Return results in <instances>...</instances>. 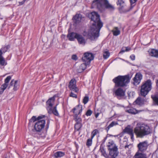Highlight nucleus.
<instances>
[{"label": "nucleus", "mask_w": 158, "mask_h": 158, "mask_svg": "<svg viewBox=\"0 0 158 158\" xmlns=\"http://www.w3.org/2000/svg\"><path fill=\"white\" fill-rule=\"evenodd\" d=\"M0 63L2 65H6V64L5 60L3 57L0 58Z\"/></svg>", "instance_id": "obj_40"}, {"label": "nucleus", "mask_w": 158, "mask_h": 158, "mask_svg": "<svg viewBox=\"0 0 158 158\" xmlns=\"http://www.w3.org/2000/svg\"><path fill=\"white\" fill-rule=\"evenodd\" d=\"M104 145L103 143H102L100 146L99 151L101 152L102 155L105 157H107L108 156V155L106 153V151L104 148Z\"/></svg>", "instance_id": "obj_22"}, {"label": "nucleus", "mask_w": 158, "mask_h": 158, "mask_svg": "<svg viewBox=\"0 0 158 158\" xmlns=\"http://www.w3.org/2000/svg\"><path fill=\"white\" fill-rule=\"evenodd\" d=\"M82 111V105L79 104L76 106L75 107L73 108L72 110V111L74 114V115H75L77 114V116L81 114Z\"/></svg>", "instance_id": "obj_12"}, {"label": "nucleus", "mask_w": 158, "mask_h": 158, "mask_svg": "<svg viewBox=\"0 0 158 158\" xmlns=\"http://www.w3.org/2000/svg\"><path fill=\"white\" fill-rule=\"evenodd\" d=\"M55 100V99H48L46 102L47 109L48 113H49V111L52 112L54 115L58 116L59 113L56 110V106H54L53 109H52V106L54 104Z\"/></svg>", "instance_id": "obj_7"}, {"label": "nucleus", "mask_w": 158, "mask_h": 158, "mask_svg": "<svg viewBox=\"0 0 158 158\" xmlns=\"http://www.w3.org/2000/svg\"><path fill=\"white\" fill-rule=\"evenodd\" d=\"M82 124H75L74 127L75 131H79L82 127Z\"/></svg>", "instance_id": "obj_34"}, {"label": "nucleus", "mask_w": 158, "mask_h": 158, "mask_svg": "<svg viewBox=\"0 0 158 158\" xmlns=\"http://www.w3.org/2000/svg\"><path fill=\"white\" fill-rule=\"evenodd\" d=\"M58 98V95L56 94L54 95L52 97L50 98L49 99H55L56 98Z\"/></svg>", "instance_id": "obj_51"}, {"label": "nucleus", "mask_w": 158, "mask_h": 158, "mask_svg": "<svg viewBox=\"0 0 158 158\" xmlns=\"http://www.w3.org/2000/svg\"><path fill=\"white\" fill-rule=\"evenodd\" d=\"M92 24L90 30L88 31V37L89 39L94 40L99 36V32L103 26V23L100 21L99 15L96 12H93L89 15Z\"/></svg>", "instance_id": "obj_1"}, {"label": "nucleus", "mask_w": 158, "mask_h": 158, "mask_svg": "<svg viewBox=\"0 0 158 158\" xmlns=\"http://www.w3.org/2000/svg\"><path fill=\"white\" fill-rule=\"evenodd\" d=\"M72 59L73 60H77V56L75 55H73L72 56Z\"/></svg>", "instance_id": "obj_47"}, {"label": "nucleus", "mask_w": 158, "mask_h": 158, "mask_svg": "<svg viewBox=\"0 0 158 158\" xmlns=\"http://www.w3.org/2000/svg\"><path fill=\"white\" fill-rule=\"evenodd\" d=\"M131 3V7L132 8L135 5V3L137 0H129Z\"/></svg>", "instance_id": "obj_38"}, {"label": "nucleus", "mask_w": 158, "mask_h": 158, "mask_svg": "<svg viewBox=\"0 0 158 158\" xmlns=\"http://www.w3.org/2000/svg\"><path fill=\"white\" fill-rule=\"evenodd\" d=\"M25 1H26V0H23L22 2H19V5H22L24 3Z\"/></svg>", "instance_id": "obj_52"}, {"label": "nucleus", "mask_w": 158, "mask_h": 158, "mask_svg": "<svg viewBox=\"0 0 158 158\" xmlns=\"http://www.w3.org/2000/svg\"><path fill=\"white\" fill-rule=\"evenodd\" d=\"M92 139L91 138V139H89L87 140L86 145L88 147H89L92 145Z\"/></svg>", "instance_id": "obj_36"}, {"label": "nucleus", "mask_w": 158, "mask_h": 158, "mask_svg": "<svg viewBox=\"0 0 158 158\" xmlns=\"http://www.w3.org/2000/svg\"><path fill=\"white\" fill-rule=\"evenodd\" d=\"M130 58L132 60H135V56L134 55H131L130 56Z\"/></svg>", "instance_id": "obj_48"}, {"label": "nucleus", "mask_w": 158, "mask_h": 158, "mask_svg": "<svg viewBox=\"0 0 158 158\" xmlns=\"http://www.w3.org/2000/svg\"><path fill=\"white\" fill-rule=\"evenodd\" d=\"M156 84L158 86V80L156 82Z\"/></svg>", "instance_id": "obj_59"}, {"label": "nucleus", "mask_w": 158, "mask_h": 158, "mask_svg": "<svg viewBox=\"0 0 158 158\" xmlns=\"http://www.w3.org/2000/svg\"><path fill=\"white\" fill-rule=\"evenodd\" d=\"M135 93L134 92H130L128 94V97L129 98H134Z\"/></svg>", "instance_id": "obj_41"}, {"label": "nucleus", "mask_w": 158, "mask_h": 158, "mask_svg": "<svg viewBox=\"0 0 158 158\" xmlns=\"http://www.w3.org/2000/svg\"><path fill=\"white\" fill-rule=\"evenodd\" d=\"M65 155V152L61 151H58L54 154V157L56 158L61 157L64 156Z\"/></svg>", "instance_id": "obj_28"}, {"label": "nucleus", "mask_w": 158, "mask_h": 158, "mask_svg": "<svg viewBox=\"0 0 158 158\" xmlns=\"http://www.w3.org/2000/svg\"><path fill=\"white\" fill-rule=\"evenodd\" d=\"M83 102L84 104H86L88 102L89 99H83Z\"/></svg>", "instance_id": "obj_50"}, {"label": "nucleus", "mask_w": 158, "mask_h": 158, "mask_svg": "<svg viewBox=\"0 0 158 158\" xmlns=\"http://www.w3.org/2000/svg\"><path fill=\"white\" fill-rule=\"evenodd\" d=\"M112 31L113 32V35L115 36H117L119 35L120 33V31L117 27H114Z\"/></svg>", "instance_id": "obj_31"}, {"label": "nucleus", "mask_w": 158, "mask_h": 158, "mask_svg": "<svg viewBox=\"0 0 158 158\" xmlns=\"http://www.w3.org/2000/svg\"><path fill=\"white\" fill-rule=\"evenodd\" d=\"M153 104L154 106H158V99H153Z\"/></svg>", "instance_id": "obj_45"}, {"label": "nucleus", "mask_w": 158, "mask_h": 158, "mask_svg": "<svg viewBox=\"0 0 158 158\" xmlns=\"http://www.w3.org/2000/svg\"><path fill=\"white\" fill-rule=\"evenodd\" d=\"M142 110H137L135 108H132L126 110V112L131 114H135L142 111Z\"/></svg>", "instance_id": "obj_25"}, {"label": "nucleus", "mask_w": 158, "mask_h": 158, "mask_svg": "<svg viewBox=\"0 0 158 158\" xmlns=\"http://www.w3.org/2000/svg\"><path fill=\"white\" fill-rule=\"evenodd\" d=\"M134 131L137 137L141 138L149 135L152 133L149 126L145 124L137 123Z\"/></svg>", "instance_id": "obj_3"}, {"label": "nucleus", "mask_w": 158, "mask_h": 158, "mask_svg": "<svg viewBox=\"0 0 158 158\" xmlns=\"http://www.w3.org/2000/svg\"><path fill=\"white\" fill-rule=\"evenodd\" d=\"M107 147L108 150L113 149L115 147H117L113 140H111L108 143Z\"/></svg>", "instance_id": "obj_26"}, {"label": "nucleus", "mask_w": 158, "mask_h": 158, "mask_svg": "<svg viewBox=\"0 0 158 158\" xmlns=\"http://www.w3.org/2000/svg\"><path fill=\"white\" fill-rule=\"evenodd\" d=\"M133 158H147V155L145 153L138 151L136 153Z\"/></svg>", "instance_id": "obj_21"}, {"label": "nucleus", "mask_w": 158, "mask_h": 158, "mask_svg": "<svg viewBox=\"0 0 158 158\" xmlns=\"http://www.w3.org/2000/svg\"><path fill=\"white\" fill-rule=\"evenodd\" d=\"M142 78V75L140 73H136L133 78V80L135 84L138 85L140 82Z\"/></svg>", "instance_id": "obj_15"}, {"label": "nucleus", "mask_w": 158, "mask_h": 158, "mask_svg": "<svg viewBox=\"0 0 158 158\" xmlns=\"http://www.w3.org/2000/svg\"><path fill=\"white\" fill-rule=\"evenodd\" d=\"M125 91L122 88H119L115 91V94L116 96L118 97L123 96L125 95Z\"/></svg>", "instance_id": "obj_16"}, {"label": "nucleus", "mask_w": 158, "mask_h": 158, "mask_svg": "<svg viewBox=\"0 0 158 158\" xmlns=\"http://www.w3.org/2000/svg\"><path fill=\"white\" fill-rule=\"evenodd\" d=\"M137 99H141V98L139 97H138Z\"/></svg>", "instance_id": "obj_60"}, {"label": "nucleus", "mask_w": 158, "mask_h": 158, "mask_svg": "<svg viewBox=\"0 0 158 158\" xmlns=\"http://www.w3.org/2000/svg\"><path fill=\"white\" fill-rule=\"evenodd\" d=\"M78 34V33L73 32L68 33L67 36L70 41H73L74 40L75 38L77 39Z\"/></svg>", "instance_id": "obj_18"}, {"label": "nucleus", "mask_w": 158, "mask_h": 158, "mask_svg": "<svg viewBox=\"0 0 158 158\" xmlns=\"http://www.w3.org/2000/svg\"><path fill=\"white\" fill-rule=\"evenodd\" d=\"M45 117V115H43L39 116L38 117L36 118V116H33L29 120V125L31 124V123L34 122L36 121H39L40 120L43 118Z\"/></svg>", "instance_id": "obj_17"}, {"label": "nucleus", "mask_w": 158, "mask_h": 158, "mask_svg": "<svg viewBox=\"0 0 158 158\" xmlns=\"http://www.w3.org/2000/svg\"><path fill=\"white\" fill-rule=\"evenodd\" d=\"M109 152V155L111 158H115L118 154V148L116 147L114 149L108 150Z\"/></svg>", "instance_id": "obj_14"}, {"label": "nucleus", "mask_w": 158, "mask_h": 158, "mask_svg": "<svg viewBox=\"0 0 158 158\" xmlns=\"http://www.w3.org/2000/svg\"><path fill=\"white\" fill-rule=\"evenodd\" d=\"M113 135H110V134H108L107 135V136L108 137H110V136H113Z\"/></svg>", "instance_id": "obj_57"}, {"label": "nucleus", "mask_w": 158, "mask_h": 158, "mask_svg": "<svg viewBox=\"0 0 158 158\" xmlns=\"http://www.w3.org/2000/svg\"><path fill=\"white\" fill-rule=\"evenodd\" d=\"M76 81L75 79H73L69 82V87L70 89L75 93H77L79 89L76 86Z\"/></svg>", "instance_id": "obj_10"}, {"label": "nucleus", "mask_w": 158, "mask_h": 158, "mask_svg": "<svg viewBox=\"0 0 158 158\" xmlns=\"http://www.w3.org/2000/svg\"><path fill=\"white\" fill-rule=\"evenodd\" d=\"M150 56L156 57H158V51L153 49H151L149 51Z\"/></svg>", "instance_id": "obj_27"}, {"label": "nucleus", "mask_w": 158, "mask_h": 158, "mask_svg": "<svg viewBox=\"0 0 158 158\" xmlns=\"http://www.w3.org/2000/svg\"><path fill=\"white\" fill-rule=\"evenodd\" d=\"M13 86H14L13 89L14 91L17 90L19 87V85L17 81H15L14 80H13L11 81L10 87Z\"/></svg>", "instance_id": "obj_20"}, {"label": "nucleus", "mask_w": 158, "mask_h": 158, "mask_svg": "<svg viewBox=\"0 0 158 158\" xmlns=\"http://www.w3.org/2000/svg\"><path fill=\"white\" fill-rule=\"evenodd\" d=\"M152 99H158V93L156 92L151 95Z\"/></svg>", "instance_id": "obj_42"}, {"label": "nucleus", "mask_w": 158, "mask_h": 158, "mask_svg": "<svg viewBox=\"0 0 158 158\" xmlns=\"http://www.w3.org/2000/svg\"><path fill=\"white\" fill-rule=\"evenodd\" d=\"M129 127V126H128L125 128L122 132V133H123V134L124 133H126L129 134L130 136L131 139L133 140L134 139V135L133 130L132 128H130Z\"/></svg>", "instance_id": "obj_11"}, {"label": "nucleus", "mask_w": 158, "mask_h": 158, "mask_svg": "<svg viewBox=\"0 0 158 158\" xmlns=\"http://www.w3.org/2000/svg\"><path fill=\"white\" fill-rule=\"evenodd\" d=\"M118 123L117 122H115L114 121H112L109 125V126L105 128L106 130L107 131V132H108V131L109 130L110 128L111 127H113L114 125L118 124Z\"/></svg>", "instance_id": "obj_32"}, {"label": "nucleus", "mask_w": 158, "mask_h": 158, "mask_svg": "<svg viewBox=\"0 0 158 158\" xmlns=\"http://www.w3.org/2000/svg\"><path fill=\"white\" fill-rule=\"evenodd\" d=\"M99 132L98 131L97 129H95L91 133V139H93V138L97 134L99 133Z\"/></svg>", "instance_id": "obj_35"}, {"label": "nucleus", "mask_w": 158, "mask_h": 158, "mask_svg": "<svg viewBox=\"0 0 158 158\" xmlns=\"http://www.w3.org/2000/svg\"><path fill=\"white\" fill-rule=\"evenodd\" d=\"M94 56L91 53L86 52L84 54V56L82 58V60L85 62H86L87 65H89L91 61L93 60Z\"/></svg>", "instance_id": "obj_8"}, {"label": "nucleus", "mask_w": 158, "mask_h": 158, "mask_svg": "<svg viewBox=\"0 0 158 158\" xmlns=\"http://www.w3.org/2000/svg\"><path fill=\"white\" fill-rule=\"evenodd\" d=\"M107 137L106 136V137L104 138V139H103V143H104L105 141L107 139Z\"/></svg>", "instance_id": "obj_58"}, {"label": "nucleus", "mask_w": 158, "mask_h": 158, "mask_svg": "<svg viewBox=\"0 0 158 158\" xmlns=\"http://www.w3.org/2000/svg\"><path fill=\"white\" fill-rule=\"evenodd\" d=\"M129 145L127 144L126 145H125L124 147V148L125 149H126L127 148H128L129 147Z\"/></svg>", "instance_id": "obj_56"}, {"label": "nucleus", "mask_w": 158, "mask_h": 158, "mask_svg": "<svg viewBox=\"0 0 158 158\" xmlns=\"http://www.w3.org/2000/svg\"><path fill=\"white\" fill-rule=\"evenodd\" d=\"M77 40L78 43L81 45L84 46L87 42V39H85L81 35L78 33Z\"/></svg>", "instance_id": "obj_13"}, {"label": "nucleus", "mask_w": 158, "mask_h": 158, "mask_svg": "<svg viewBox=\"0 0 158 158\" xmlns=\"http://www.w3.org/2000/svg\"><path fill=\"white\" fill-rule=\"evenodd\" d=\"M148 146V144L147 141L140 142L137 146L138 149V151H140L142 153L146 151Z\"/></svg>", "instance_id": "obj_9"}, {"label": "nucleus", "mask_w": 158, "mask_h": 158, "mask_svg": "<svg viewBox=\"0 0 158 158\" xmlns=\"http://www.w3.org/2000/svg\"><path fill=\"white\" fill-rule=\"evenodd\" d=\"M123 135V133H121V134H118V135H113V136H114V137H118V136H119V137H122Z\"/></svg>", "instance_id": "obj_49"}, {"label": "nucleus", "mask_w": 158, "mask_h": 158, "mask_svg": "<svg viewBox=\"0 0 158 158\" xmlns=\"http://www.w3.org/2000/svg\"><path fill=\"white\" fill-rule=\"evenodd\" d=\"M99 114L98 113H96V114H95V117L96 118H97L98 117V116L99 115Z\"/></svg>", "instance_id": "obj_55"}, {"label": "nucleus", "mask_w": 158, "mask_h": 158, "mask_svg": "<svg viewBox=\"0 0 158 158\" xmlns=\"http://www.w3.org/2000/svg\"><path fill=\"white\" fill-rule=\"evenodd\" d=\"M50 121H47L45 129H44L45 124V120L41 119L38 121L35 124L34 129L32 131L34 133H33L32 135L38 139H44L46 137L47 131L49 127Z\"/></svg>", "instance_id": "obj_2"}, {"label": "nucleus", "mask_w": 158, "mask_h": 158, "mask_svg": "<svg viewBox=\"0 0 158 158\" xmlns=\"http://www.w3.org/2000/svg\"><path fill=\"white\" fill-rule=\"evenodd\" d=\"M10 47L9 45H6V46L2 47L1 50L3 53H4L7 51V50L10 48Z\"/></svg>", "instance_id": "obj_39"}, {"label": "nucleus", "mask_w": 158, "mask_h": 158, "mask_svg": "<svg viewBox=\"0 0 158 158\" xmlns=\"http://www.w3.org/2000/svg\"><path fill=\"white\" fill-rule=\"evenodd\" d=\"M89 65L86 64V62H85L81 64L79 67L80 72H82L85 69L86 66Z\"/></svg>", "instance_id": "obj_33"}, {"label": "nucleus", "mask_w": 158, "mask_h": 158, "mask_svg": "<svg viewBox=\"0 0 158 158\" xmlns=\"http://www.w3.org/2000/svg\"><path fill=\"white\" fill-rule=\"evenodd\" d=\"M145 99H136L133 104V105H138L141 106L144 104Z\"/></svg>", "instance_id": "obj_24"}, {"label": "nucleus", "mask_w": 158, "mask_h": 158, "mask_svg": "<svg viewBox=\"0 0 158 158\" xmlns=\"http://www.w3.org/2000/svg\"><path fill=\"white\" fill-rule=\"evenodd\" d=\"M10 76H8L5 80V83L3 84L1 86V89L2 90V92L6 88L8 85V83L11 79Z\"/></svg>", "instance_id": "obj_19"}, {"label": "nucleus", "mask_w": 158, "mask_h": 158, "mask_svg": "<svg viewBox=\"0 0 158 158\" xmlns=\"http://www.w3.org/2000/svg\"><path fill=\"white\" fill-rule=\"evenodd\" d=\"M92 7L97 8L101 12L106 8L114 9V7L107 0H94L92 4Z\"/></svg>", "instance_id": "obj_4"}, {"label": "nucleus", "mask_w": 158, "mask_h": 158, "mask_svg": "<svg viewBox=\"0 0 158 158\" xmlns=\"http://www.w3.org/2000/svg\"><path fill=\"white\" fill-rule=\"evenodd\" d=\"M110 56V53L106 51L103 53V56L105 59H107Z\"/></svg>", "instance_id": "obj_37"}, {"label": "nucleus", "mask_w": 158, "mask_h": 158, "mask_svg": "<svg viewBox=\"0 0 158 158\" xmlns=\"http://www.w3.org/2000/svg\"><path fill=\"white\" fill-rule=\"evenodd\" d=\"M81 19V15L80 14H76L73 18V21L76 23H80Z\"/></svg>", "instance_id": "obj_23"}, {"label": "nucleus", "mask_w": 158, "mask_h": 158, "mask_svg": "<svg viewBox=\"0 0 158 158\" xmlns=\"http://www.w3.org/2000/svg\"><path fill=\"white\" fill-rule=\"evenodd\" d=\"M117 4L119 5L121 9H122L125 6L123 0H118Z\"/></svg>", "instance_id": "obj_30"}, {"label": "nucleus", "mask_w": 158, "mask_h": 158, "mask_svg": "<svg viewBox=\"0 0 158 158\" xmlns=\"http://www.w3.org/2000/svg\"><path fill=\"white\" fill-rule=\"evenodd\" d=\"M74 120L76 122L75 124H82V119L81 118L78 117V116L76 114L75 115H73Z\"/></svg>", "instance_id": "obj_29"}, {"label": "nucleus", "mask_w": 158, "mask_h": 158, "mask_svg": "<svg viewBox=\"0 0 158 158\" xmlns=\"http://www.w3.org/2000/svg\"><path fill=\"white\" fill-rule=\"evenodd\" d=\"M3 52L1 50H0V58L2 57V54Z\"/></svg>", "instance_id": "obj_53"}, {"label": "nucleus", "mask_w": 158, "mask_h": 158, "mask_svg": "<svg viewBox=\"0 0 158 158\" xmlns=\"http://www.w3.org/2000/svg\"><path fill=\"white\" fill-rule=\"evenodd\" d=\"M152 83L150 80H147L142 86L140 90L141 96L145 97L152 89Z\"/></svg>", "instance_id": "obj_6"}, {"label": "nucleus", "mask_w": 158, "mask_h": 158, "mask_svg": "<svg viewBox=\"0 0 158 158\" xmlns=\"http://www.w3.org/2000/svg\"><path fill=\"white\" fill-rule=\"evenodd\" d=\"M89 97L88 95H86L84 97L83 99H89Z\"/></svg>", "instance_id": "obj_54"}, {"label": "nucleus", "mask_w": 158, "mask_h": 158, "mask_svg": "<svg viewBox=\"0 0 158 158\" xmlns=\"http://www.w3.org/2000/svg\"><path fill=\"white\" fill-rule=\"evenodd\" d=\"M69 95L70 97L73 98H77V95L76 94H73L72 92H71Z\"/></svg>", "instance_id": "obj_46"}, {"label": "nucleus", "mask_w": 158, "mask_h": 158, "mask_svg": "<svg viewBox=\"0 0 158 158\" xmlns=\"http://www.w3.org/2000/svg\"><path fill=\"white\" fill-rule=\"evenodd\" d=\"M92 113V111L90 110H87L86 113L85 115L88 116H90Z\"/></svg>", "instance_id": "obj_43"}, {"label": "nucleus", "mask_w": 158, "mask_h": 158, "mask_svg": "<svg viewBox=\"0 0 158 158\" xmlns=\"http://www.w3.org/2000/svg\"><path fill=\"white\" fill-rule=\"evenodd\" d=\"M131 50V48L128 47H127L125 48V50H124L123 48L121 50L120 52H125Z\"/></svg>", "instance_id": "obj_44"}, {"label": "nucleus", "mask_w": 158, "mask_h": 158, "mask_svg": "<svg viewBox=\"0 0 158 158\" xmlns=\"http://www.w3.org/2000/svg\"><path fill=\"white\" fill-rule=\"evenodd\" d=\"M130 78L128 75L118 76L113 79L115 83V87H124L126 86L130 82Z\"/></svg>", "instance_id": "obj_5"}]
</instances>
